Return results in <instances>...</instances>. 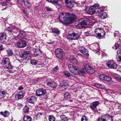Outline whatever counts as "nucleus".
<instances>
[{
  "instance_id": "f257e3e1",
  "label": "nucleus",
  "mask_w": 121,
  "mask_h": 121,
  "mask_svg": "<svg viewBox=\"0 0 121 121\" xmlns=\"http://www.w3.org/2000/svg\"><path fill=\"white\" fill-rule=\"evenodd\" d=\"M68 68L69 71L74 74L79 75L84 73V70H82V69L79 70L76 67L72 65H69Z\"/></svg>"
},
{
  "instance_id": "f03ea898",
  "label": "nucleus",
  "mask_w": 121,
  "mask_h": 121,
  "mask_svg": "<svg viewBox=\"0 0 121 121\" xmlns=\"http://www.w3.org/2000/svg\"><path fill=\"white\" fill-rule=\"evenodd\" d=\"M68 14V13H60L59 17L60 22L62 23H67Z\"/></svg>"
},
{
  "instance_id": "7ed1b4c3",
  "label": "nucleus",
  "mask_w": 121,
  "mask_h": 121,
  "mask_svg": "<svg viewBox=\"0 0 121 121\" xmlns=\"http://www.w3.org/2000/svg\"><path fill=\"white\" fill-rule=\"evenodd\" d=\"M90 22L88 19H85L82 22H78L75 24L76 26L78 28H81L85 27L86 26L89 25Z\"/></svg>"
},
{
  "instance_id": "20e7f679",
  "label": "nucleus",
  "mask_w": 121,
  "mask_h": 121,
  "mask_svg": "<svg viewBox=\"0 0 121 121\" xmlns=\"http://www.w3.org/2000/svg\"><path fill=\"white\" fill-rule=\"evenodd\" d=\"M67 36V38L71 40H76L77 39L79 38L80 36V33L78 32L76 33L73 32L70 33L69 32Z\"/></svg>"
},
{
  "instance_id": "39448f33",
  "label": "nucleus",
  "mask_w": 121,
  "mask_h": 121,
  "mask_svg": "<svg viewBox=\"0 0 121 121\" xmlns=\"http://www.w3.org/2000/svg\"><path fill=\"white\" fill-rule=\"evenodd\" d=\"M84 69L82 70H84V73L86 71L88 73L91 74L95 72V70L87 64L84 63L83 64Z\"/></svg>"
},
{
  "instance_id": "423d86ee",
  "label": "nucleus",
  "mask_w": 121,
  "mask_h": 121,
  "mask_svg": "<svg viewBox=\"0 0 121 121\" xmlns=\"http://www.w3.org/2000/svg\"><path fill=\"white\" fill-rule=\"evenodd\" d=\"M2 64L7 69H11L12 68L10 63V60L8 58H3L2 61Z\"/></svg>"
},
{
  "instance_id": "0eeeda50",
  "label": "nucleus",
  "mask_w": 121,
  "mask_h": 121,
  "mask_svg": "<svg viewBox=\"0 0 121 121\" xmlns=\"http://www.w3.org/2000/svg\"><path fill=\"white\" fill-rule=\"evenodd\" d=\"M99 7L98 4H95L91 6L87 11L88 14L90 15H93L95 13L96 10Z\"/></svg>"
},
{
  "instance_id": "6e6552de",
  "label": "nucleus",
  "mask_w": 121,
  "mask_h": 121,
  "mask_svg": "<svg viewBox=\"0 0 121 121\" xmlns=\"http://www.w3.org/2000/svg\"><path fill=\"white\" fill-rule=\"evenodd\" d=\"M30 54V52L28 51H24L21 52L19 53L20 60H26L28 55Z\"/></svg>"
},
{
  "instance_id": "1a4fd4ad",
  "label": "nucleus",
  "mask_w": 121,
  "mask_h": 121,
  "mask_svg": "<svg viewBox=\"0 0 121 121\" xmlns=\"http://www.w3.org/2000/svg\"><path fill=\"white\" fill-rule=\"evenodd\" d=\"M112 117L108 115H104L98 118L97 121H113Z\"/></svg>"
},
{
  "instance_id": "9d476101",
  "label": "nucleus",
  "mask_w": 121,
  "mask_h": 121,
  "mask_svg": "<svg viewBox=\"0 0 121 121\" xmlns=\"http://www.w3.org/2000/svg\"><path fill=\"white\" fill-rule=\"evenodd\" d=\"M64 53L63 50L60 48L56 49L55 51L56 56L60 59H62Z\"/></svg>"
},
{
  "instance_id": "9b49d317",
  "label": "nucleus",
  "mask_w": 121,
  "mask_h": 121,
  "mask_svg": "<svg viewBox=\"0 0 121 121\" xmlns=\"http://www.w3.org/2000/svg\"><path fill=\"white\" fill-rule=\"evenodd\" d=\"M107 65L109 68L115 69L117 68V65L113 60H111L107 62Z\"/></svg>"
},
{
  "instance_id": "f8f14e48",
  "label": "nucleus",
  "mask_w": 121,
  "mask_h": 121,
  "mask_svg": "<svg viewBox=\"0 0 121 121\" xmlns=\"http://www.w3.org/2000/svg\"><path fill=\"white\" fill-rule=\"evenodd\" d=\"M46 93V90L43 88H39L36 92V95L39 96H43Z\"/></svg>"
},
{
  "instance_id": "ddd939ff",
  "label": "nucleus",
  "mask_w": 121,
  "mask_h": 121,
  "mask_svg": "<svg viewBox=\"0 0 121 121\" xmlns=\"http://www.w3.org/2000/svg\"><path fill=\"white\" fill-rule=\"evenodd\" d=\"M68 18L67 23H70L72 22L75 19L76 17V16L74 14H70L69 13H68Z\"/></svg>"
},
{
  "instance_id": "4468645a",
  "label": "nucleus",
  "mask_w": 121,
  "mask_h": 121,
  "mask_svg": "<svg viewBox=\"0 0 121 121\" xmlns=\"http://www.w3.org/2000/svg\"><path fill=\"white\" fill-rule=\"evenodd\" d=\"M99 102L97 101L92 102L90 105V107L94 112L97 111L96 107L99 104Z\"/></svg>"
},
{
  "instance_id": "2eb2a0df",
  "label": "nucleus",
  "mask_w": 121,
  "mask_h": 121,
  "mask_svg": "<svg viewBox=\"0 0 121 121\" xmlns=\"http://www.w3.org/2000/svg\"><path fill=\"white\" fill-rule=\"evenodd\" d=\"M99 44L97 43L95 44H91L90 46V48L91 50L97 51H97H98L99 49Z\"/></svg>"
},
{
  "instance_id": "dca6fc26",
  "label": "nucleus",
  "mask_w": 121,
  "mask_h": 121,
  "mask_svg": "<svg viewBox=\"0 0 121 121\" xmlns=\"http://www.w3.org/2000/svg\"><path fill=\"white\" fill-rule=\"evenodd\" d=\"M68 84L66 82L63 81L61 82L60 84V87L62 89L61 90H65L67 88Z\"/></svg>"
},
{
  "instance_id": "f3484780",
  "label": "nucleus",
  "mask_w": 121,
  "mask_h": 121,
  "mask_svg": "<svg viewBox=\"0 0 121 121\" xmlns=\"http://www.w3.org/2000/svg\"><path fill=\"white\" fill-rule=\"evenodd\" d=\"M24 95L23 92L22 91L19 92L18 94L15 96V98L16 100H18L23 97Z\"/></svg>"
},
{
  "instance_id": "a211bd4d",
  "label": "nucleus",
  "mask_w": 121,
  "mask_h": 121,
  "mask_svg": "<svg viewBox=\"0 0 121 121\" xmlns=\"http://www.w3.org/2000/svg\"><path fill=\"white\" fill-rule=\"evenodd\" d=\"M65 2L66 3L67 7L70 9H72L73 6V5L70 0H65Z\"/></svg>"
},
{
  "instance_id": "6ab92c4d",
  "label": "nucleus",
  "mask_w": 121,
  "mask_h": 121,
  "mask_svg": "<svg viewBox=\"0 0 121 121\" xmlns=\"http://www.w3.org/2000/svg\"><path fill=\"white\" fill-rule=\"evenodd\" d=\"M17 46L20 48H22L25 47L26 45V42L22 41L17 43Z\"/></svg>"
},
{
  "instance_id": "aec40b11",
  "label": "nucleus",
  "mask_w": 121,
  "mask_h": 121,
  "mask_svg": "<svg viewBox=\"0 0 121 121\" xmlns=\"http://www.w3.org/2000/svg\"><path fill=\"white\" fill-rule=\"evenodd\" d=\"M47 84L48 86L53 88H56V83L53 81L48 82Z\"/></svg>"
},
{
  "instance_id": "412c9836",
  "label": "nucleus",
  "mask_w": 121,
  "mask_h": 121,
  "mask_svg": "<svg viewBox=\"0 0 121 121\" xmlns=\"http://www.w3.org/2000/svg\"><path fill=\"white\" fill-rule=\"evenodd\" d=\"M36 101V99L34 96H32L30 97L27 99V101L28 102L32 104H34V103Z\"/></svg>"
},
{
  "instance_id": "4be33fe9",
  "label": "nucleus",
  "mask_w": 121,
  "mask_h": 121,
  "mask_svg": "<svg viewBox=\"0 0 121 121\" xmlns=\"http://www.w3.org/2000/svg\"><path fill=\"white\" fill-rule=\"evenodd\" d=\"M0 39L2 42H5L6 38V35L5 33H4L0 34Z\"/></svg>"
},
{
  "instance_id": "5701e85b",
  "label": "nucleus",
  "mask_w": 121,
  "mask_h": 121,
  "mask_svg": "<svg viewBox=\"0 0 121 121\" xmlns=\"http://www.w3.org/2000/svg\"><path fill=\"white\" fill-rule=\"evenodd\" d=\"M69 60L75 64H77L78 63V61L73 56H71L69 57Z\"/></svg>"
},
{
  "instance_id": "b1692460",
  "label": "nucleus",
  "mask_w": 121,
  "mask_h": 121,
  "mask_svg": "<svg viewBox=\"0 0 121 121\" xmlns=\"http://www.w3.org/2000/svg\"><path fill=\"white\" fill-rule=\"evenodd\" d=\"M64 99L67 100L71 98V95L69 92H67L65 93L64 94Z\"/></svg>"
},
{
  "instance_id": "393cba45",
  "label": "nucleus",
  "mask_w": 121,
  "mask_h": 121,
  "mask_svg": "<svg viewBox=\"0 0 121 121\" xmlns=\"http://www.w3.org/2000/svg\"><path fill=\"white\" fill-rule=\"evenodd\" d=\"M9 114V112L7 111H5L4 112H0V115H3L5 117H8Z\"/></svg>"
},
{
  "instance_id": "a878e982",
  "label": "nucleus",
  "mask_w": 121,
  "mask_h": 121,
  "mask_svg": "<svg viewBox=\"0 0 121 121\" xmlns=\"http://www.w3.org/2000/svg\"><path fill=\"white\" fill-rule=\"evenodd\" d=\"M23 2L24 3V5L26 8H29L31 7L30 3L28 1L26 0V1Z\"/></svg>"
},
{
  "instance_id": "bb28decb",
  "label": "nucleus",
  "mask_w": 121,
  "mask_h": 121,
  "mask_svg": "<svg viewBox=\"0 0 121 121\" xmlns=\"http://www.w3.org/2000/svg\"><path fill=\"white\" fill-rule=\"evenodd\" d=\"M52 30L53 32L55 33L58 35L60 33V31L58 29L56 28H52Z\"/></svg>"
},
{
  "instance_id": "cd10ccee",
  "label": "nucleus",
  "mask_w": 121,
  "mask_h": 121,
  "mask_svg": "<svg viewBox=\"0 0 121 121\" xmlns=\"http://www.w3.org/2000/svg\"><path fill=\"white\" fill-rule=\"evenodd\" d=\"M6 93V92L5 91H0V99L3 98L5 96Z\"/></svg>"
},
{
  "instance_id": "c85d7f7f",
  "label": "nucleus",
  "mask_w": 121,
  "mask_h": 121,
  "mask_svg": "<svg viewBox=\"0 0 121 121\" xmlns=\"http://www.w3.org/2000/svg\"><path fill=\"white\" fill-rule=\"evenodd\" d=\"M23 120L24 121H31L32 119L30 116H26L24 117Z\"/></svg>"
},
{
  "instance_id": "c756f323",
  "label": "nucleus",
  "mask_w": 121,
  "mask_h": 121,
  "mask_svg": "<svg viewBox=\"0 0 121 121\" xmlns=\"http://www.w3.org/2000/svg\"><path fill=\"white\" fill-rule=\"evenodd\" d=\"M60 118L63 121H68V118L64 115H62L60 116Z\"/></svg>"
},
{
  "instance_id": "7c9ffc66",
  "label": "nucleus",
  "mask_w": 121,
  "mask_h": 121,
  "mask_svg": "<svg viewBox=\"0 0 121 121\" xmlns=\"http://www.w3.org/2000/svg\"><path fill=\"white\" fill-rule=\"evenodd\" d=\"M114 77L117 79H118L119 80H121V76L116 73H114L113 74Z\"/></svg>"
},
{
  "instance_id": "2f4dec72",
  "label": "nucleus",
  "mask_w": 121,
  "mask_h": 121,
  "mask_svg": "<svg viewBox=\"0 0 121 121\" xmlns=\"http://www.w3.org/2000/svg\"><path fill=\"white\" fill-rule=\"evenodd\" d=\"M49 121H55V118L53 116L50 115L48 117Z\"/></svg>"
},
{
  "instance_id": "473e14b6",
  "label": "nucleus",
  "mask_w": 121,
  "mask_h": 121,
  "mask_svg": "<svg viewBox=\"0 0 121 121\" xmlns=\"http://www.w3.org/2000/svg\"><path fill=\"white\" fill-rule=\"evenodd\" d=\"M106 75L105 74H101L99 76L100 79L101 80H105Z\"/></svg>"
},
{
  "instance_id": "72a5a7b5",
  "label": "nucleus",
  "mask_w": 121,
  "mask_h": 121,
  "mask_svg": "<svg viewBox=\"0 0 121 121\" xmlns=\"http://www.w3.org/2000/svg\"><path fill=\"white\" fill-rule=\"evenodd\" d=\"M7 54L9 56L12 55L13 54V52L10 49H8L7 50Z\"/></svg>"
},
{
  "instance_id": "f704fd0d",
  "label": "nucleus",
  "mask_w": 121,
  "mask_h": 121,
  "mask_svg": "<svg viewBox=\"0 0 121 121\" xmlns=\"http://www.w3.org/2000/svg\"><path fill=\"white\" fill-rule=\"evenodd\" d=\"M107 16L106 13L105 12H104L101 15L100 17L103 19H104L107 17Z\"/></svg>"
},
{
  "instance_id": "c9c22d12",
  "label": "nucleus",
  "mask_w": 121,
  "mask_h": 121,
  "mask_svg": "<svg viewBox=\"0 0 121 121\" xmlns=\"http://www.w3.org/2000/svg\"><path fill=\"white\" fill-rule=\"evenodd\" d=\"M100 32H99V33L100 34V35H101V36H102L103 37H104V35L105 32L104 30L102 29H100Z\"/></svg>"
},
{
  "instance_id": "e433bc0d",
  "label": "nucleus",
  "mask_w": 121,
  "mask_h": 121,
  "mask_svg": "<svg viewBox=\"0 0 121 121\" xmlns=\"http://www.w3.org/2000/svg\"><path fill=\"white\" fill-rule=\"evenodd\" d=\"M48 2H50L54 4H57L58 0H46Z\"/></svg>"
},
{
  "instance_id": "4c0bfd02",
  "label": "nucleus",
  "mask_w": 121,
  "mask_h": 121,
  "mask_svg": "<svg viewBox=\"0 0 121 121\" xmlns=\"http://www.w3.org/2000/svg\"><path fill=\"white\" fill-rule=\"evenodd\" d=\"M82 53L86 56H88L89 55L88 50L87 49H85L84 51L82 52Z\"/></svg>"
},
{
  "instance_id": "58836bf2",
  "label": "nucleus",
  "mask_w": 121,
  "mask_h": 121,
  "mask_svg": "<svg viewBox=\"0 0 121 121\" xmlns=\"http://www.w3.org/2000/svg\"><path fill=\"white\" fill-rule=\"evenodd\" d=\"M104 11L103 9L101 8H99L98 9L97 13L99 14L102 13Z\"/></svg>"
},
{
  "instance_id": "ea45409f",
  "label": "nucleus",
  "mask_w": 121,
  "mask_h": 121,
  "mask_svg": "<svg viewBox=\"0 0 121 121\" xmlns=\"http://www.w3.org/2000/svg\"><path fill=\"white\" fill-rule=\"evenodd\" d=\"M64 75L66 76L67 77H69L70 76V73L69 72L67 71H65L63 72Z\"/></svg>"
},
{
  "instance_id": "a19ab883",
  "label": "nucleus",
  "mask_w": 121,
  "mask_h": 121,
  "mask_svg": "<svg viewBox=\"0 0 121 121\" xmlns=\"http://www.w3.org/2000/svg\"><path fill=\"white\" fill-rule=\"evenodd\" d=\"M78 49L79 51L82 53V52L84 51L85 49L82 46H80Z\"/></svg>"
},
{
  "instance_id": "79ce46f5",
  "label": "nucleus",
  "mask_w": 121,
  "mask_h": 121,
  "mask_svg": "<svg viewBox=\"0 0 121 121\" xmlns=\"http://www.w3.org/2000/svg\"><path fill=\"white\" fill-rule=\"evenodd\" d=\"M112 78L109 76L106 75L105 80L108 81H110L111 80Z\"/></svg>"
},
{
  "instance_id": "37998d69",
  "label": "nucleus",
  "mask_w": 121,
  "mask_h": 121,
  "mask_svg": "<svg viewBox=\"0 0 121 121\" xmlns=\"http://www.w3.org/2000/svg\"><path fill=\"white\" fill-rule=\"evenodd\" d=\"M45 9L47 12L51 11L52 10V9L48 6L46 7L45 8Z\"/></svg>"
},
{
  "instance_id": "c03bdc74",
  "label": "nucleus",
  "mask_w": 121,
  "mask_h": 121,
  "mask_svg": "<svg viewBox=\"0 0 121 121\" xmlns=\"http://www.w3.org/2000/svg\"><path fill=\"white\" fill-rule=\"evenodd\" d=\"M37 61L35 60H31L30 62L31 64L32 65H35L36 64Z\"/></svg>"
},
{
  "instance_id": "a18cd8bd",
  "label": "nucleus",
  "mask_w": 121,
  "mask_h": 121,
  "mask_svg": "<svg viewBox=\"0 0 121 121\" xmlns=\"http://www.w3.org/2000/svg\"><path fill=\"white\" fill-rule=\"evenodd\" d=\"M23 110L24 112H27L29 110V108L28 107L25 106L24 107Z\"/></svg>"
},
{
  "instance_id": "49530a36",
  "label": "nucleus",
  "mask_w": 121,
  "mask_h": 121,
  "mask_svg": "<svg viewBox=\"0 0 121 121\" xmlns=\"http://www.w3.org/2000/svg\"><path fill=\"white\" fill-rule=\"evenodd\" d=\"M116 57L118 61H121V55H117Z\"/></svg>"
},
{
  "instance_id": "de8ad7c7",
  "label": "nucleus",
  "mask_w": 121,
  "mask_h": 121,
  "mask_svg": "<svg viewBox=\"0 0 121 121\" xmlns=\"http://www.w3.org/2000/svg\"><path fill=\"white\" fill-rule=\"evenodd\" d=\"M25 1H26V0H17L16 2V4L17 5L20 4H21V2H24Z\"/></svg>"
},
{
  "instance_id": "09e8293b",
  "label": "nucleus",
  "mask_w": 121,
  "mask_h": 121,
  "mask_svg": "<svg viewBox=\"0 0 121 121\" xmlns=\"http://www.w3.org/2000/svg\"><path fill=\"white\" fill-rule=\"evenodd\" d=\"M87 120L86 117L84 116L81 119V121H87Z\"/></svg>"
},
{
  "instance_id": "8fccbe9b",
  "label": "nucleus",
  "mask_w": 121,
  "mask_h": 121,
  "mask_svg": "<svg viewBox=\"0 0 121 121\" xmlns=\"http://www.w3.org/2000/svg\"><path fill=\"white\" fill-rule=\"evenodd\" d=\"M117 55H121V48H119L118 49L117 52Z\"/></svg>"
},
{
  "instance_id": "3c124183",
  "label": "nucleus",
  "mask_w": 121,
  "mask_h": 121,
  "mask_svg": "<svg viewBox=\"0 0 121 121\" xmlns=\"http://www.w3.org/2000/svg\"><path fill=\"white\" fill-rule=\"evenodd\" d=\"M96 34H97V36L96 37L100 39L102 37L101 36L99 32L98 33H97Z\"/></svg>"
},
{
  "instance_id": "603ef678",
  "label": "nucleus",
  "mask_w": 121,
  "mask_h": 121,
  "mask_svg": "<svg viewBox=\"0 0 121 121\" xmlns=\"http://www.w3.org/2000/svg\"><path fill=\"white\" fill-rule=\"evenodd\" d=\"M59 69V68L57 66H56L54 67L53 69L52 70L53 71H57Z\"/></svg>"
},
{
  "instance_id": "864d4df0",
  "label": "nucleus",
  "mask_w": 121,
  "mask_h": 121,
  "mask_svg": "<svg viewBox=\"0 0 121 121\" xmlns=\"http://www.w3.org/2000/svg\"><path fill=\"white\" fill-rule=\"evenodd\" d=\"M42 114L40 112H38L36 115V117L37 118H39L40 117Z\"/></svg>"
},
{
  "instance_id": "5fc2aeb1",
  "label": "nucleus",
  "mask_w": 121,
  "mask_h": 121,
  "mask_svg": "<svg viewBox=\"0 0 121 121\" xmlns=\"http://www.w3.org/2000/svg\"><path fill=\"white\" fill-rule=\"evenodd\" d=\"M42 16L43 17H48L47 14L45 13H42Z\"/></svg>"
},
{
  "instance_id": "6e6d98bb",
  "label": "nucleus",
  "mask_w": 121,
  "mask_h": 121,
  "mask_svg": "<svg viewBox=\"0 0 121 121\" xmlns=\"http://www.w3.org/2000/svg\"><path fill=\"white\" fill-rule=\"evenodd\" d=\"M115 49H117L119 47V45L118 44H115Z\"/></svg>"
},
{
  "instance_id": "4d7b16f0",
  "label": "nucleus",
  "mask_w": 121,
  "mask_h": 121,
  "mask_svg": "<svg viewBox=\"0 0 121 121\" xmlns=\"http://www.w3.org/2000/svg\"><path fill=\"white\" fill-rule=\"evenodd\" d=\"M100 29L99 28H97L95 30V32H98V30H99V31H100Z\"/></svg>"
},
{
  "instance_id": "13d9d810",
  "label": "nucleus",
  "mask_w": 121,
  "mask_h": 121,
  "mask_svg": "<svg viewBox=\"0 0 121 121\" xmlns=\"http://www.w3.org/2000/svg\"><path fill=\"white\" fill-rule=\"evenodd\" d=\"M4 49L2 45H0V50L2 51Z\"/></svg>"
},
{
  "instance_id": "bf43d9fd",
  "label": "nucleus",
  "mask_w": 121,
  "mask_h": 121,
  "mask_svg": "<svg viewBox=\"0 0 121 121\" xmlns=\"http://www.w3.org/2000/svg\"><path fill=\"white\" fill-rule=\"evenodd\" d=\"M6 30H7V31H8V32L9 33L11 32L12 31L9 28L7 29H6Z\"/></svg>"
},
{
  "instance_id": "052dcab7",
  "label": "nucleus",
  "mask_w": 121,
  "mask_h": 121,
  "mask_svg": "<svg viewBox=\"0 0 121 121\" xmlns=\"http://www.w3.org/2000/svg\"><path fill=\"white\" fill-rule=\"evenodd\" d=\"M85 35L86 36H88L89 35V34L88 32H86L85 33Z\"/></svg>"
},
{
  "instance_id": "680f3d73",
  "label": "nucleus",
  "mask_w": 121,
  "mask_h": 121,
  "mask_svg": "<svg viewBox=\"0 0 121 121\" xmlns=\"http://www.w3.org/2000/svg\"><path fill=\"white\" fill-rule=\"evenodd\" d=\"M23 13H24V14L25 15H27V13L26 11L23 10Z\"/></svg>"
},
{
  "instance_id": "e2e57ef3",
  "label": "nucleus",
  "mask_w": 121,
  "mask_h": 121,
  "mask_svg": "<svg viewBox=\"0 0 121 121\" xmlns=\"http://www.w3.org/2000/svg\"><path fill=\"white\" fill-rule=\"evenodd\" d=\"M18 89L19 90H21L23 89V87L22 86H20L18 87Z\"/></svg>"
},
{
  "instance_id": "0e129e2a",
  "label": "nucleus",
  "mask_w": 121,
  "mask_h": 121,
  "mask_svg": "<svg viewBox=\"0 0 121 121\" xmlns=\"http://www.w3.org/2000/svg\"><path fill=\"white\" fill-rule=\"evenodd\" d=\"M57 6L58 7V8H60L61 7V5L60 4H56V7H57Z\"/></svg>"
},
{
  "instance_id": "69168bd1",
  "label": "nucleus",
  "mask_w": 121,
  "mask_h": 121,
  "mask_svg": "<svg viewBox=\"0 0 121 121\" xmlns=\"http://www.w3.org/2000/svg\"><path fill=\"white\" fill-rule=\"evenodd\" d=\"M7 5L6 3H3L2 4V5L3 6H6Z\"/></svg>"
},
{
  "instance_id": "338daca9",
  "label": "nucleus",
  "mask_w": 121,
  "mask_h": 121,
  "mask_svg": "<svg viewBox=\"0 0 121 121\" xmlns=\"http://www.w3.org/2000/svg\"><path fill=\"white\" fill-rule=\"evenodd\" d=\"M8 71L9 72V73H13L14 72V71H12V70H9Z\"/></svg>"
},
{
  "instance_id": "774afa93",
  "label": "nucleus",
  "mask_w": 121,
  "mask_h": 121,
  "mask_svg": "<svg viewBox=\"0 0 121 121\" xmlns=\"http://www.w3.org/2000/svg\"><path fill=\"white\" fill-rule=\"evenodd\" d=\"M48 96L46 95H45L44 96V98L45 99H46L47 98Z\"/></svg>"
}]
</instances>
